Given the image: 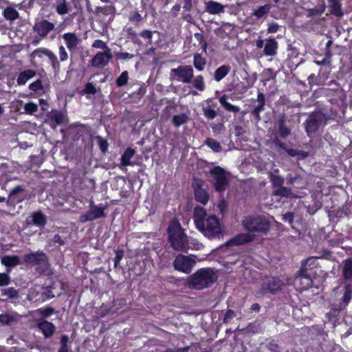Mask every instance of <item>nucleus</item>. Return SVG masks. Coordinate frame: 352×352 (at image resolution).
Instances as JSON below:
<instances>
[{
	"instance_id": "1",
	"label": "nucleus",
	"mask_w": 352,
	"mask_h": 352,
	"mask_svg": "<svg viewBox=\"0 0 352 352\" xmlns=\"http://www.w3.org/2000/svg\"><path fill=\"white\" fill-rule=\"evenodd\" d=\"M194 221L196 228L209 239L219 237L221 234L222 230L218 219L214 215L207 214L202 208H195Z\"/></svg>"
},
{
	"instance_id": "2",
	"label": "nucleus",
	"mask_w": 352,
	"mask_h": 352,
	"mask_svg": "<svg viewBox=\"0 0 352 352\" xmlns=\"http://www.w3.org/2000/svg\"><path fill=\"white\" fill-rule=\"evenodd\" d=\"M168 241L172 248L177 251H183L186 249L199 250L202 245L198 242L190 241L184 234L180 224L176 221H171L168 228Z\"/></svg>"
},
{
	"instance_id": "3",
	"label": "nucleus",
	"mask_w": 352,
	"mask_h": 352,
	"mask_svg": "<svg viewBox=\"0 0 352 352\" xmlns=\"http://www.w3.org/2000/svg\"><path fill=\"white\" fill-rule=\"evenodd\" d=\"M217 280V274L214 270L201 268L188 278L186 285L190 289L200 290L208 287Z\"/></svg>"
},
{
	"instance_id": "4",
	"label": "nucleus",
	"mask_w": 352,
	"mask_h": 352,
	"mask_svg": "<svg viewBox=\"0 0 352 352\" xmlns=\"http://www.w3.org/2000/svg\"><path fill=\"white\" fill-rule=\"evenodd\" d=\"M243 226L249 232H266L270 228V222L265 217H248L243 221Z\"/></svg>"
},
{
	"instance_id": "5",
	"label": "nucleus",
	"mask_w": 352,
	"mask_h": 352,
	"mask_svg": "<svg viewBox=\"0 0 352 352\" xmlns=\"http://www.w3.org/2000/svg\"><path fill=\"white\" fill-rule=\"evenodd\" d=\"M195 255H177L173 261V265L175 270L184 274H190L196 264Z\"/></svg>"
},
{
	"instance_id": "6",
	"label": "nucleus",
	"mask_w": 352,
	"mask_h": 352,
	"mask_svg": "<svg viewBox=\"0 0 352 352\" xmlns=\"http://www.w3.org/2000/svg\"><path fill=\"white\" fill-rule=\"evenodd\" d=\"M170 76V78L173 80L184 83H190L194 76V72L190 65H181L177 68L172 69Z\"/></svg>"
},
{
	"instance_id": "7",
	"label": "nucleus",
	"mask_w": 352,
	"mask_h": 352,
	"mask_svg": "<svg viewBox=\"0 0 352 352\" xmlns=\"http://www.w3.org/2000/svg\"><path fill=\"white\" fill-rule=\"evenodd\" d=\"M214 186L216 190L224 191L228 184V174L225 170L219 166H216L210 170Z\"/></svg>"
},
{
	"instance_id": "8",
	"label": "nucleus",
	"mask_w": 352,
	"mask_h": 352,
	"mask_svg": "<svg viewBox=\"0 0 352 352\" xmlns=\"http://www.w3.org/2000/svg\"><path fill=\"white\" fill-rule=\"evenodd\" d=\"M311 262L313 263L314 262V259L313 258H309L306 261V263L302 266L300 271V275L296 278V284L300 285V289H307L309 287H311L312 284V280L311 278L307 275V267L306 265L308 263Z\"/></svg>"
},
{
	"instance_id": "9",
	"label": "nucleus",
	"mask_w": 352,
	"mask_h": 352,
	"mask_svg": "<svg viewBox=\"0 0 352 352\" xmlns=\"http://www.w3.org/2000/svg\"><path fill=\"white\" fill-rule=\"evenodd\" d=\"M322 116L320 113H316L310 115L305 123L306 131L309 136H311L321 124Z\"/></svg>"
},
{
	"instance_id": "10",
	"label": "nucleus",
	"mask_w": 352,
	"mask_h": 352,
	"mask_svg": "<svg viewBox=\"0 0 352 352\" xmlns=\"http://www.w3.org/2000/svg\"><path fill=\"white\" fill-rule=\"evenodd\" d=\"M112 58L111 50L107 52H98L91 59V65L95 67H103L106 66Z\"/></svg>"
},
{
	"instance_id": "11",
	"label": "nucleus",
	"mask_w": 352,
	"mask_h": 352,
	"mask_svg": "<svg viewBox=\"0 0 352 352\" xmlns=\"http://www.w3.org/2000/svg\"><path fill=\"white\" fill-rule=\"evenodd\" d=\"M282 285L283 283L280 279L274 277L267 278L263 281L261 293H274L279 290Z\"/></svg>"
},
{
	"instance_id": "12",
	"label": "nucleus",
	"mask_w": 352,
	"mask_h": 352,
	"mask_svg": "<svg viewBox=\"0 0 352 352\" xmlns=\"http://www.w3.org/2000/svg\"><path fill=\"white\" fill-rule=\"evenodd\" d=\"M24 261L27 263L46 265L47 259L43 252H36L27 254L24 256Z\"/></svg>"
},
{
	"instance_id": "13",
	"label": "nucleus",
	"mask_w": 352,
	"mask_h": 352,
	"mask_svg": "<svg viewBox=\"0 0 352 352\" xmlns=\"http://www.w3.org/2000/svg\"><path fill=\"white\" fill-rule=\"evenodd\" d=\"M204 182L201 180H195L193 183L195 196L197 201L206 204L208 200V194L203 188Z\"/></svg>"
},
{
	"instance_id": "14",
	"label": "nucleus",
	"mask_w": 352,
	"mask_h": 352,
	"mask_svg": "<svg viewBox=\"0 0 352 352\" xmlns=\"http://www.w3.org/2000/svg\"><path fill=\"white\" fill-rule=\"evenodd\" d=\"M54 24L47 21L42 20L35 23L34 31L41 37H45L50 32L54 29Z\"/></svg>"
},
{
	"instance_id": "15",
	"label": "nucleus",
	"mask_w": 352,
	"mask_h": 352,
	"mask_svg": "<svg viewBox=\"0 0 352 352\" xmlns=\"http://www.w3.org/2000/svg\"><path fill=\"white\" fill-rule=\"evenodd\" d=\"M104 216V213L103 208L95 206H92L86 214L80 217V221L82 223H85L87 221H92Z\"/></svg>"
},
{
	"instance_id": "16",
	"label": "nucleus",
	"mask_w": 352,
	"mask_h": 352,
	"mask_svg": "<svg viewBox=\"0 0 352 352\" xmlns=\"http://www.w3.org/2000/svg\"><path fill=\"white\" fill-rule=\"evenodd\" d=\"M205 11L210 14H220L224 13L226 6L215 1H208L204 3Z\"/></svg>"
},
{
	"instance_id": "17",
	"label": "nucleus",
	"mask_w": 352,
	"mask_h": 352,
	"mask_svg": "<svg viewBox=\"0 0 352 352\" xmlns=\"http://www.w3.org/2000/svg\"><path fill=\"white\" fill-rule=\"evenodd\" d=\"M38 328L41 331L45 338H50L54 333L56 327L50 322L41 320L37 324Z\"/></svg>"
},
{
	"instance_id": "18",
	"label": "nucleus",
	"mask_w": 352,
	"mask_h": 352,
	"mask_svg": "<svg viewBox=\"0 0 352 352\" xmlns=\"http://www.w3.org/2000/svg\"><path fill=\"white\" fill-rule=\"evenodd\" d=\"M254 235L251 232L242 233L236 236L228 242V245H239L252 241L254 239Z\"/></svg>"
},
{
	"instance_id": "19",
	"label": "nucleus",
	"mask_w": 352,
	"mask_h": 352,
	"mask_svg": "<svg viewBox=\"0 0 352 352\" xmlns=\"http://www.w3.org/2000/svg\"><path fill=\"white\" fill-rule=\"evenodd\" d=\"M65 45L69 51H74L80 42V39L74 33H65L63 35Z\"/></svg>"
},
{
	"instance_id": "20",
	"label": "nucleus",
	"mask_w": 352,
	"mask_h": 352,
	"mask_svg": "<svg viewBox=\"0 0 352 352\" xmlns=\"http://www.w3.org/2000/svg\"><path fill=\"white\" fill-rule=\"evenodd\" d=\"M278 43L274 38H269L266 41L264 46V53L267 56H275L277 53Z\"/></svg>"
},
{
	"instance_id": "21",
	"label": "nucleus",
	"mask_w": 352,
	"mask_h": 352,
	"mask_svg": "<svg viewBox=\"0 0 352 352\" xmlns=\"http://www.w3.org/2000/svg\"><path fill=\"white\" fill-rule=\"evenodd\" d=\"M2 15L9 21H14L19 17V12L12 6L6 7L2 12Z\"/></svg>"
},
{
	"instance_id": "22",
	"label": "nucleus",
	"mask_w": 352,
	"mask_h": 352,
	"mask_svg": "<svg viewBox=\"0 0 352 352\" xmlns=\"http://www.w3.org/2000/svg\"><path fill=\"white\" fill-rule=\"evenodd\" d=\"M20 316L16 312L5 313L0 315V322L5 324H10L19 320Z\"/></svg>"
},
{
	"instance_id": "23",
	"label": "nucleus",
	"mask_w": 352,
	"mask_h": 352,
	"mask_svg": "<svg viewBox=\"0 0 352 352\" xmlns=\"http://www.w3.org/2000/svg\"><path fill=\"white\" fill-rule=\"evenodd\" d=\"M231 69L230 66L229 65H222L218 67L215 72L214 75V78L217 82H219L224 77H226Z\"/></svg>"
},
{
	"instance_id": "24",
	"label": "nucleus",
	"mask_w": 352,
	"mask_h": 352,
	"mask_svg": "<svg viewBox=\"0 0 352 352\" xmlns=\"http://www.w3.org/2000/svg\"><path fill=\"white\" fill-rule=\"evenodd\" d=\"M35 75L36 72L33 70H25L19 74L17 78V83L20 85H25L28 80L32 78Z\"/></svg>"
},
{
	"instance_id": "25",
	"label": "nucleus",
	"mask_w": 352,
	"mask_h": 352,
	"mask_svg": "<svg viewBox=\"0 0 352 352\" xmlns=\"http://www.w3.org/2000/svg\"><path fill=\"white\" fill-rule=\"evenodd\" d=\"M33 224L38 227H44L46 223V217L41 212H34L31 215Z\"/></svg>"
},
{
	"instance_id": "26",
	"label": "nucleus",
	"mask_w": 352,
	"mask_h": 352,
	"mask_svg": "<svg viewBox=\"0 0 352 352\" xmlns=\"http://www.w3.org/2000/svg\"><path fill=\"white\" fill-rule=\"evenodd\" d=\"M271 10L270 4H265L262 6H259L254 9L252 15L256 16V19H261L267 15Z\"/></svg>"
},
{
	"instance_id": "27",
	"label": "nucleus",
	"mask_w": 352,
	"mask_h": 352,
	"mask_svg": "<svg viewBox=\"0 0 352 352\" xmlns=\"http://www.w3.org/2000/svg\"><path fill=\"white\" fill-rule=\"evenodd\" d=\"M330 3L331 12L336 16H342L343 15L341 9L340 0H328Z\"/></svg>"
},
{
	"instance_id": "28",
	"label": "nucleus",
	"mask_w": 352,
	"mask_h": 352,
	"mask_svg": "<svg viewBox=\"0 0 352 352\" xmlns=\"http://www.w3.org/2000/svg\"><path fill=\"white\" fill-rule=\"evenodd\" d=\"M342 273L345 279L352 278V259L348 258L344 261Z\"/></svg>"
},
{
	"instance_id": "29",
	"label": "nucleus",
	"mask_w": 352,
	"mask_h": 352,
	"mask_svg": "<svg viewBox=\"0 0 352 352\" xmlns=\"http://www.w3.org/2000/svg\"><path fill=\"white\" fill-rule=\"evenodd\" d=\"M1 263L8 267H15L19 264V258L16 256H5L1 258Z\"/></svg>"
},
{
	"instance_id": "30",
	"label": "nucleus",
	"mask_w": 352,
	"mask_h": 352,
	"mask_svg": "<svg viewBox=\"0 0 352 352\" xmlns=\"http://www.w3.org/2000/svg\"><path fill=\"white\" fill-rule=\"evenodd\" d=\"M134 155V151L132 148H127L121 157V164L126 166L131 165V159Z\"/></svg>"
},
{
	"instance_id": "31",
	"label": "nucleus",
	"mask_w": 352,
	"mask_h": 352,
	"mask_svg": "<svg viewBox=\"0 0 352 352\" xmlns=\"http://www.w3.org/2000/svg\"><path fill=\"white\" fill-rule=\"evenodd\" d=\"M206 64V59L199 54L194 55L193 65L198 71H203Z\"/></svg>"
},
{
	"instance_id": "32",
	"label": "nucleus",
	"mask_w": 352,
	"mask_h": 352,
	"mask_svg": "<svg viewBox=\"0 0 352 352\" xmlns=\"http://www.w3.org/2000/svg\"><path fill=\"white\" fill-rule=\"evenodd\" d=\"M219 102L228 111L239 112L240 110L239 107L232 105V104L228 102L227 101V97L226 96H223L219 98Z\"/></svg>"
},
{
	"instance_id": "33",
	"label": "nucleus",
	"mask_w": 352,
	"mask_h": 352,
	"mask_svg": "<svg viewBox=\"0 0 352 352\" xmlns=\"http://www.w3.org/2000/svg\"><path fill=\"white\" fill-rule=\"evenodd\" d=\"M65 116L63 113L59 112H55L52 116V123L51 126L54 129L56 127V126L63 124L65 121Z\"/></svg>"
},
{
	"instance_id": "34",
	"label": "nucleus",
	"mask_w": 352,
	"mask_h": 352,
	"mask_svg": "<svg viewBox=\"0 0 352 352\" xmlns=\"http://www.w3.org/2000/svg\"><path fill=\"white\" fill-rule=\"evenodd\" d=\"M188 120V116L185 113H180L173 117V124L176 127H179L181 125L186 123Z\"/></svg>"
},
{
	"instance_id": "35",
	"label": "nucleus",
	"mask_w": 352,
	"mask_h": 352,
	"mask_svg": "<svg viewBox=\"0 0 352 352\" xmlns=\"http://www.w3.org/2000/svg\"><path fill=\"white\" fill-rule=\"evenodd\" d=\"M193 87L199 91H204L205 89V83L202 76H197L192 82Z\"/></svg>"
},
{
	"instance_id": "36",
	"label": "nucleus",
	"mask_w": 352,
	"mask_h": 352,
	"mask_svg": "<svg viewBox=\"0 0 352 352\" xmlns=\"http://www.w3.org/2000/svg\"><path fill=\"white\" fill-rule=\"evenodd\" d=\"M206 144L214 152H220L221 146L219 142L212 138H208L206 140Z\"/></svg>"
},
{
	"instance_id": "37",
	"label": "nucleus",
	"mask_w": 352,
	"mask_h": 352,
	"mask_svg": "<svg viewBox=\"0 0 352 352\" xmlns=\"http://www.w3.org/2000/svg\"><path fill=\"white\" fill-rule=\"evenodd\" d=\"M22 191V188L20 186H17L12 190L9 195V200L12 202H20L22 201L23 197H16V195Z\"/></svg>"
},
{
	"instance_id": "38",
	"label": "nucleus",
	"mask_w": 352,
	"mask_h": 352,
	"mask_svg": "<svg viewBox=\"0 0 352 352\" xmlns=\"http://www.w3.org/2000/svg\"><path fill=\"white\" fill-rule=\"evenodd\" d=\"M56 12L59 14H65L68 12V8L65 0H59L56 5Z\"/></svg>"
},
{
	"instance_id": "39",
	"label": "nucleus",
	"mask_w": 352,
	"mask_h": 352,
	"mask_svg": "<svg viewBox=\"0 0 352 352\" xmlns=\"http://www.w3.org/2000/svg\"><path fill=\"white\" fill-rule=\"evenodd\" d=\"M3 296H6L10 298L14 299L19 297L18 292L13 287L3 289L1 291Z\"/></svg>"
},
{
	"instance_id": "40",
	"label": "nucleus",
	"mask_w": 352,
	"mask_h": 352,
	"mask_svg": "<svg viewBox=\"0 0 352 352\" xmlns=\"http://www.w3.org/2000/svg\"><path fill=\"white\" fill-rule=\"evenodd\" d=\"M129 79L128 72L126 71L123 72L116 80L117 86L122 87L126 85Z\"/></svg>"
},
{
	"instance_id": "41",
	"label": "nucleus",
	"mask_w": 352,
	"mask_h": 352,
	"mask_svg": "<svg viewBox=\"0 0 352 352\" xmlns=\"http://www.w3.org/2000/svg\"><path fill=\"white\" fill-rule=\"evenodd\" d=\"M274 194L275 195L288 197L292 195V192L289 189L285 187H279L274 191Z\"/></svg>"
},
{
	"instance_id": "42",
	"label": "nucleus",
	"mask_w": 352,
	"mask_h": 352,
	"mask_svg": "<svg viewBox=\"0 0 352 352\" xmlns=\"http://www.w3.org/2000/svg\"><path fill=\"white\" fill-rule=\"evenodd\" d=\"M25 112L28 114H32L37 111L38 106L34 102H30L25 104Z\"/></svg>"
},
{
	"instance_id": "43",
	"label": "nucleus",
	"mask_w": 352,
	"mask_h": 352,
	"mask_svg": "<svg viewBox=\"0 0 352 352\" xmlns=\"http://www.w3.org/2000/svg\"><path fill=\"white\" fill-rule=\"evenodd\" d=\"M286 151L290 156H292V157L298 155L300 158H305L307 156V153L303 152V151H298L296 149L288 148L286 150Z\"/></svg>"
},
{
	"instance_id": "44",
	"label": "nucleus",
	"mask_w": 352,
	"mask_h": 352,
	"mask_svg": "<svg viewBox=\"0 0 352 352\" xmlns=\"http://www.w3.org/2000/svg\"><path fill=\"white\" fill-rule=\"evenodd\" d=\"M92 47L98 49L104 50V52H107L108 50H111L107 44L102 40H96L92 44Z\"/></svg>"
},
{
	"instance_id": "45",
	"label": "nucleus",
	"mask_w": 352,
	"mask_h": 352,
	"mask_svg": "<svg viewBox=\"0 0 352 352\" xmlns=\"http://www.w3.org/2000/svg\"><path fill=\"white\" fill-rule=\"evenodd\" d=\"M203 112L204 115L210 120L214 119L217 116L215 111L210 108L204 107Z\"/></svg>"
},
{
	"instance_id": "46",
	"label": "nucleus",
	"mask_w": 352,
	"mask_h": 352,
	"mask_svg": "<svg viewBox=\"0 0 352 352\" xmlns=\"http://www.w3.org/2000/svg\"><path fill=\"white\" fill-rule=\"evenodd\" d=\"M29 89L33 91H38L43 89V85L41 80H37L29 85Z\"/></svg>"
},
{
	"instance_id": "47",
	"label": "nucleus",
	"mask_w": 352,
	"mask_h": 352,
	"mask_svg": "<svg viewBox=\"0 0 352 352\" xmlns=\"http://www.w3.org/2000/svg\"><path fill=\"white\" fill-rule=\"evenodd\" d=\"M48 50L39 48L35 50L30 55L32 58H35L36 57H43V56H46V52H47Z\"/></svg>"
},
{
	"instance_id": "48",
	"label": "nucleus",
	"mask_w": 352,
	"mask_h": 352,
	"mask_svg": "<svg viewBox=\"0 0 352 352\" xmlns=\"http://www.w3.org/2000/svg\"><path fill=\"white\" fill-rule=\"evenodd\" d=\"M283 120L280 121L279 133L282 137H286L290 133V130L284 125Z\"/></svg>"
},
{
	"instance_id": "49",
	"label": "nucleus",
	"mask_w": 352,
	"mask_h": 352,
	"mask_svg": "<svg viewBox=\"0 0 352 352\" xmlns=\"http://www.w3.org/2000/svg\"><path fill=\"white\" fill-rule=\"evenodd\" d=\"M85 94H95L96 93V89L94 85L91 83L88 82L86 84L85 87L83 90Z\"/></svg>"
},
{
	"instance_id": "50",
	"label": "nucleus",
	"mask_w": 352,
	"mask_h": 352,
	"mask_svg": "<svg viewBox=\"0 0 352 352\" xmlns=\"http://www.w3.org/2000/svg\"><path fill=\"white\" fill-rule=\"evenodd\" d=\"M352 296V290L349 288V287H346L345 288V291L343 295V300L347 304L351 300Z\"/></svg>"
},
{
	"instance_id": "51",
	"label": "nucleus",
	"mask_w": 352,
	"mask_h": 352,
	"mask_svg": "<svg viewBox=\"0 0 352 352\" xmlns=\"http://www.w3.org/2000/svg\"><path fill=\"white\" fill-rule=\"evenodd\" d=\"M10 279L8 274L0 273V286H6L10 284Z\"/></svg>"
},
{
	"instance_id": "52",
	"label": "nucleus",
	"mask_w": 352,
	"mask_h": 352,
	"mask_svg": "<svg viewBox=\"0 0 352 352\" xmlns=\"http://www.w3.org/2000/svg\"><path fill=\"white\" fill-rule=\"evenodd\" d=\"M97 140H98V144L99 145L100 148L101 149V151L102 152H105L108 147V143H107V140H105L104 139H103L100 137H98Z\"/></svg>"
},
{
	"instance_id": "53",
	"label": "nucleus",
	"mask_w": 352,
	"mask_h": 352,
	"mask_svg": "<svg viewBox=\"0 0 352 352\" xmlns=\"http://www.w3.org/2000/svg\"><path fill=\"white\" fill-rule=\"evenodd\" d=\"M58 52H59V57L60 60L61 61H65L68 58V54L67 52L65 50V48L61 45L58 48Z\"/></svg>"
},
{
	"instance_id": "54",
	"label": "nucleus",
	"mask_w": 352,
	"mask_h": 352,
	"mask_svg": "<svg viewBox=\"0 0 352 352\" xmlns=\"http://www.w3.org/2000/svg\"><path fill=\"white\" fill-rule=\"evenodd\" d=\"M124 256V252L122 250H118L116 251V257L114 259V265L117 266L120 261L122 260Z\"/></svg>"
},
{
	"instance_id": "55",
	"label": "nucleus",
	"mask_w": 352,
	"mask_h": 352,
	"mask_svg": "<svg viewBox=\"0 0 352 352\" xmlns=\"http://www.w3.org/2000/svg\"><path fill=\"white\" fill-rule=\"evenodd\" d=\"M270 179H271L272 182L274 185L278 186H280L283 182V178H281L279 176L270 175Z\"/></svg>"
},
{
	"instance_id": "56",
	"label": "nucleus",
	"mask_w": 352,
	"mask_h": 352,
	"mask_svg": "<svg viewBox=\"0 0 352 352\" xmlns=\"http://www.w3.org/2000/svg\"><path fill=\"white\" fill-rule=\"evenodd\" d=\"M37 311L45 316H50L54 313V309L52 308H41Z\"/></svg>"
},
{
	"instance_id": "57",
	"label": "nucleus",
	"mask_w": 352,
	"mask_h": 352,
	"mask_svg": "<svg viewBox=\"0 0 352 352\" xmlns=\"http://www.w3.org/2000/svg\"><path fill=\"white\" fill-rule=\"evenodd\" d=\"M279 28V25L276 23H272L268 25V32L270 33H276L278 32Z\"/></svg>"
},
{
	"instance_id": "58",
	"label": "nucleus",
	"mask_w": 352,
	"mask_h": 352,
	"mask_svg": "<svg viewBox=\"0 0 352 352\" xmlns=\"http://www.w3.org/2000/svg\"><path fill=\"white\" fill-rule=\"evenodd\" d=\"M133 56L127 53V52H122L118 54V58L120 59L126 60L131 58Z\"/></svg>"
},
{
	"instance_id": "59",
	"label": "nucleus",
	"mask_w": 352,
	"mask_h": 352,
	"mask_svg": "<svg viewBox=\"0 0 352 352\" xmlns=\"http://www.w3.org/2000/svg\"><path fill=\"white\" fill-rule=\"evenodd\" d=\"M183 8L186 11H190L192 8V0H184Z\"/></svg>"
},
{
	"instance_id": "60",
	"label": "nucleus",
	"mask_w": 352,
	"mask_h": 352,
	"mask_svg": "<svg viewBox=\"0 0 352 352\" xmlns=\"http://www.w3.org/2000/svg\"><path fill=\"white\" fill-rule=\"evenodd\" d=\"M46 56H47L53 63H57L56 56L52 52L48 50L47 52H46Z\"/></svg>"
},
{
	"instance_id": "61",
	"label": "nucleus",
	"mask_w": 352,
	"mask_h": 352,
	"mask_svg": "<svg viewBox=\"0 0 352 352\" xmlns=\"http://www.w3.org/2000/svg\"><path fill=\"white\" fill-rule=\"evenodd\" d=\"M141 36L144 38L151 39L152 37V32L148 30H144L141 33Z\"/></svg>"
},
{
	"instance_id": "62",
	"label": "nucleus",
	"mask_w": 352,
	"mask_h": 352,
	"mask_svg": "<svg viewBox=\"0 0 352 352\" xmlns=\"http://www.w3.org/2000/svg\"><path fill=\"white\" fill-rule=\"evenodd\" d=\"M188 350V347L179 348L177 349H170L167 350L166 352H187Z\"/></svg>"
},
{
	"instance_id": "63",
	"label": "nucleus",
	"mask_w": 352,
	"mask_h": 352,
	"mask_svg": "<svg viewBox=\"0 0 352 352\" xmlns=\"http://www.w3.org/2000/svg\"><path fill=\"white\" fill-rule=\"evenodd\" d=\"M264 104L259 103L254 109V112L258 114L263 109Z\"/></svg>"
},
{
	"instance_id": "64",
	"label": "nucleus",
	"mask_w": 352,
	"mask_h": 352,
	"mask_svg": "<svg viewBox=\"0 0 352 352\" xmlns=\"http://www.w3.org/2000/svg\"><path fill=\"white\" fill-rule=\"evenodd\" d=\"M233 315H234V312L231 310H228L226 314L224 320H227L230 318H232L233 317Z\"/></svg>"
}]
</instances>
